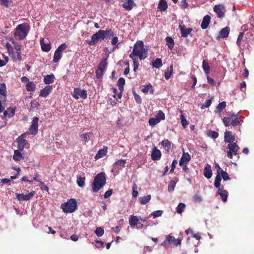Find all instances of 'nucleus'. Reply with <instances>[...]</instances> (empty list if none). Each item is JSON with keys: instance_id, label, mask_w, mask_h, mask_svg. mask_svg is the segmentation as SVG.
Here are the masks:
<instances>
[{"instance_id": "1", "label": "nucleus", "mask_w": 254, "mask_h": 254, "mask_svg": "<svg viewBox=\"0 0 254 254\" xmlns=\"http://www.w3.org/2000/svg\"><path fill=\"white\" fill-rule=\"evenodd\" d=\"M114 36V34L111 29L108 28L105 30H99L92 35L91 40H86V42L90 46H93L97 43L100 39H110Z\"/></svg>"}, {"instance_id": "2", "label": "nucleus", "mask_w": 254, "mask_h": 254, "mask_svg": "<svg viewBox=\"0 0 254 254\" xmlns=\"http://www.w3.org/2000/svg\"><path fill=\"white\" fill-rule=\"evenodd\" d=\"M147 50L144 47V44L141 41H137L133 46L132 52L129 55L131 59L138 57L140 60L145 59L147 57Z\"/></svg>"}, {"instance_id": "3", "label": "nucleus", "mask_w": 254, "mask_h": 254, "mask_svg": "<svg viewBox=\"0 0 254 254\" xmlns=\"http://www.w3.org/2000/svg\"><path fill=\"white\" fill-rule=\"evenodd\" d=\"M30 30V26L24 23L18 25L14 30V37L16 40H22L26 38Z\"/></svg>"}, {"instance_id": "4", "label": "nucleus", "mask_w": 254, "mask_h": 254, "mask_svg": "<svg viewBox=\"0 0 254 254\" xmlns=\"http://www.w3.org/2000/svg\"><path fill=\"white\" fill-rule=\"evenodd\" d=\"M105 174L104 173H100L98 174L94 180L92 184V189L94 192H97L106 183Z\"/></svg>"}, {"instance_id": "5", "label": "nucleus", "mask_w": 254, "mask_h": 254, "mask_svg": "<svg viewBox=\"0 0 254 254\" xmlns=\"http://www.w3.org/2000/svg\"><path fill=\"white\" fill-rule=\"evenodd\" d=\"M77 202L75 199L71 198L66 202L61 205V208L65 213H72L77 209Z\"/></svg>"}, {"instance_id": "6", "label": "nucleus", "mask_w": 254, "mask_h": 254, "mask_svg": "<svg viewBox=\"0 0 254 254\" xmlns=\"http://www.w3.org/2000/svg\"><path fill=\"white\" fill-rule=\"evenodd\" d=\"M107 64L106 59H105L101 60L96 71V77L98 79H100L102 78L106 71Z\"/></svg>"}, {"instance_id": "7", "label": "nucleus", "mask_w": 254, "mask_h": 254, "mask_svg": "<svg viewBox=\"0 0 254 254\" xmlns=\"http://www.w3.org/2000/svg\"><path fill=\"white\" fill-rule=\"evenodd\" d=\"M229 150L227 151V156L230 159H232L233 155H236L239 147L236 143H229L228 145Z\"/></svg>"}, {"instance_id": "8", "label": "nucleus", "mask_w": 254, "mask_h": 254, "mask_svg": "<svg viewBox=\"0 0 254 254\" xmlns=\"http://www.w3.org/2000/svg\"><path fill=\"white\" fill-rule=\"evenodd\" d=\"M72 95L75 99H78L80 97L83 99H85L87 97L86 90L81 89L80 88H75Z\"/></svg>"}, {"instance_id": "9", "label": "nucleus", "mask_w": 254, "mask_h": 254, "mask_svg": "<svg viewBox=\"0 0 254 254\" xmlns=\"http://www.w3.org/2000/svg\"><path fill=\"white\" fill-rule=\"evenodd\" d=\"M26 138V133H24L21 134L20 136H18L16 139V141L18 143V149L21 151L23 150L24 147L27 143V141L25 139Z\"/></svg>"}, {"instance_id": "10", "label": "nucleus", "mask_w": 254, "mask_h": 254, "mask_svg": "<svg viewBox=\"0 0 254 254\" xmlns=\"http://www.w3.org/2000/svg\"><path fill=\"white\" fill-rule=\"evenodd\" d=\"M38 121L39 119L38 117H34L32 122V124L30 127L29 131L33 135H36L38 132Z\"/></svg>"}, {"instance_id": "11", "label": "nucleus", "mask_w": 254, "mask_h": 254, "mask_svg": "<svg viewBox=\"0 0 254 254\" xmlns=\"http://www.w3.org/2000/svg\"><path fill=\"white\" fill-rule=\"evenodd\" d=\"M35 193V191L33 190L29 192L28 194L15 193V195L16 198L19 201L28 200L34 196Z\"/></svg>"}, {"instance_id": "12", "label": "nucleus", "mask_w": 254, "mask_h": 254, "mask_svg": "<svg viewBox=\"0 0 254 254\" xmlns=\"http://www.w3.org/2000/svg\"><path fill=\"white\" fill-rule=\"evenodd\" d=\"M40 43L43 51L48 52L50 51L51 46L50 43L48 40H45L44 38H41L40 40Z\"/></svg>"}, {"instance_id": "13", "label": "nucleus", "mask_w": 254, "mask_h": 254, "mask_svg": "<svg viewBox=\"0 0 254 254\" xmlns=\"http://www.w3.org/2000/svg\"><path fill=\"white\" fill-rule=\"evenodd\" d=\"M218 189V193L221 196V198L222 199V200L224 202H226L228 198V191L226 190H224L223 189V186L221 187L217 188Z\"/></svg>"}, {"instance_id": "14", "label": "nucleus", "mask_w": 254, "mask_h": 254, "mask_svg": "<svg viewBox=\"0 0 254 254\" xmlns=\"http://www.w3.org/2000/svg\"><path fill=\"white\" fill-rule=\"evenodd\" d=\"M161 151L156 146H154L151 153L152 159L154 161L159 160L161 158Z\"/></svg>"}, {"instance_id": "15", "label": "nucleus", "mask_w": 254, "mask_h": 254, "mask_svg": "<svg viewBox=\"0 0 254 254\" xmlns=\"http://www.w3.org/2000/svg\"><path fill=\"white\" fill-rule=\"evenodd\" d=\"M53 87L52 86L47 85L41 90L40 96L46 98L52 92Z\"/></svg>"}, {"instance_id": "16", "label": "nucleus", "mask_w": 254, "mask_h": 254, "mask_svg": "<svg viewBox=\"0 0 254 254\" xmlns=\"http://www.w3.org/2000/svg\"><path fill=\"white\" fill-rule=\"evenodd\" d=\"M225 141L229 143H234L235 140V136L232 135V132L226 131L224 135Z\"/></svg>"}, {"instance_id": "17", "label": "nucleus", "mask_w": 254, "mask_h": 254, "mask_svg": "<svg viewBox=\"0 0 254 254\" xmlns=\"http://www.w3.org/2000/svg\"><path fill=\"white\" fill-rule=\"evenodd\" d=\"M179 28L180 29L181 33L183 37H187L192 31L191 28H187L186 27L185 25H180Z\"/></svg>"}, {"instance_id": "18", "label": "nucleus", "mask_w": 254, "mask_h": 254, "mask_svg": "<svg viewBox=\"0 0 254 254\" xmlns=\"http://www.w3.org/2000/svg\"><path fill=\"white\" fill-rule=\"evenodd\" d=\"M224 6L223 5H216L214 7V11L217 14L219 17H223L224 16V12H223Z\"/></svg>"}, {"instance_id": "19", "label": "nucleus", "mask_w": 254, "mask_h": 254, "mask_svg": "<svg viewBox=\"0 0 254 254\" xmlns=\"http://www.w3.org/2000/svg\"><path fill=\"white\" fill-rule=\"evenodd\" d=\"M190 156L188 153L184 152L179 161V165L183 166L184 164L188 163L190 160Z\"/></svg>"}, {"instance_id": "20", "label": "nucleus", "mask_w": 254, "mask_h": 254, "mask_svg": "<svg viewBox=\"0 0 254 254\" xmlns=\"http://www.w3.org/2000/svg\"><path fill=\"white\" fill-rule=\"evenodd\" d=\"M6 88L5 84L3 83L1 84V87H0V99L5 101L6 98Z\"/></svg>"}, {"instance_id": "21", "label": "nucleus", "mask_w": 254, "mask_h": 254, "mask_svg": "<svg viewBox=\"0 0 254 254\" xmlns=\"http://www.w3.org/2000/svg\"><path fill=\"white\" fill-rule=\"evenodd\" d=\"M204 176L208 179L211 178L212 173L211 169V166L207 164L204 168Z\"/></svg>"}, {"instance_id": "22", "label": "nucleus", "mask_w": 254, "mask_h": 254, "mask_svg": "<svg viewBox=\"0 0 254 254\" xmlns=\"http://www.w3.org/2000/svg\"><path fill=\"white\" fill-rule=\"evenodd\" d=\"M107 153V147H104L103 149H100L96 154L95 156V159L96 160H98L101 158L105 156Z\"/></svg>"}, {"instance_id": "23", "label": "nucleus", "mask_w": 254, "mask_h": 254, "mask_svg": "<svg viewBox=\"0 0 254 254\" xmlns=\"http://www.w3.org/2000/svg\"><path fill=\"white\" fill-rule=\"evenodd\" d=\"M210 16L208 15H205L202 20V23L201 24V27L203 29H205L207 28L210 21Z\"/></svg>"}, {"instance_id": "24", "label": "nucleus", "mask_w": 254, "mask_h": 254, "mask_svg": "<svg viewBox=\"0 0 254 254\" xmlns=\"http://www.w3.org/2000/svg\"><path fill=\"white\" fill-rule=\"evenodd\" d=\"M167 241L170 244H173L176 246L180 245L181 243V240L178 239H176L174 237L172 236H168L166 237Z\"/></svg>"}, {"instance_id": "25", "label": "nucleus", "mask_w": 254, "mask_h": 254, "mask_svg": "<svg viewBox=\"0 0 254 254\" xmlns=\"http://www.w3.org/2000/svg\"><path fill=\"white\" fill-rule=\"evenodd\" d=\"M55 76L53 74H47L44 76V82L46 84H50L54 82Z\"/></svg>"}, {"instance_id": "26", "label": "nucleus", "mask_w": 254, "mask_h": 254, "mask_svg": "<svg viewBox=\"0 0 254 254\" xmlns=\"http://www.w3.org/2000/svg\"><path fill=\"white\" fill-rule=\"evenodd\" d=\"M135 5V3L133 0H127L123 4V6L127 10H131L133 6Z\"/></svg>"}, {"instance_id": "27", "label": "nucleus", "mask_w": 254, "mask_h": 254, "mask_svg": "<svg viewBox=\"0 0 254 254\" xmlns=\"http://www.w3.org/2000/svg\"><path fill=\"white\" fill-rule=\"evenodd\" d=\"M9 56L15 61H21L22 60L21 52L13 51Z\"/></svg>"}, {"instance_id": "28", "label": "nucleus", "mask_w": 254, "mask_h": 254, "mask_svg": "<svg viewBox=\"0 0 254 254\" xmlns=\"http://www.w3.org/2000/svg\"><path fill=\"white\" fill-rule=\"evenodd\" d=\"M230 32V28L228 27H226L225 28H222L220 32L219 36L222 38H225L228 36Z\"/></svg>"}, {"instance_id": "29", "label": "nucleus", "mask_w": 254, "mask_h": 254, "mask_svg": "<svg viewBox=\"0 0 254 254\" xmlns=\"http://www.w3.org/2000/svg\"><path fill=\"white\" fill-rule=\"evenodd\" d=\"M139 219L136 216L131 215L129 219V224L131 227L137 225Z\"/></svg>"}, {"instance_id": "30", "label": "nucleus", "mask_w": 254, "mask_h": 254, "mask_svg": "<svg viewBox=\"0 0 254 254\" xmlns=\"http://www.w3.org/2000/svg\"><path fill=\"white\" fill-rule=\"evenodd\" d=\"M168 7L167 2L165 0H160L158 4V8L162 11L166 10Z\"/></svg>"}, {"instance_id": "31", "label": "nucleus", "mask_w": 254, "mask_h": 254, "mask_svg": "<svg viewBox=\"0 0 254 254\" xmlns=\"http://www.w3.org/2000/svg\"><path fill=\"white\" fill-rule=\"evenodd\" d=\"M152 65L153 67L159 68L162 66V62L161 59L157 58L155 61L152 62Z\"/></svg>"}, {"instance_id": "32", "label": "nucleus", "mask_w": 254, "mask_h": 254, "mask_svg": "<svg viewBox=\"0 0 254 254\" xmlns=\"http://www.w3.org/2000/svg\"><path fill=\"white\" fill-rule=\"evenodd\" d=\"M20 150H14L13 159L15 161H19L23 158V156L21 153L19 151Z\"/></svg>"}, {"instance_id": "33", "label": "nucleus", "mask_w": 254, "mask_h": 254, "mask_svg": "<svg viewBox=\"0 0 254 254\" xmlns=\"http://www.w3.org/2000/svg\"><path fill=\"white\" fill-rule=\"evenodd\" d=\"M202 68L205 73L206 75H208L210 71V68L208 63L205 60H204L202 62Z\"/></svg>"}, {"instance_id": "34", "label": "nucleus", "mask_w": 254, "mask_h": 254, "mask_svg": "<svg viewBox=\"0 0 254 254\" xmlns=\"http://www.w3.org/2000/svg\"><path fill=\"white\" fill-rule=\"evenodd\" d=\"M151 199V195L150 194L143 197H140L139 200L141 204H145L148 203Z\"/></svg>"}, {"instance_id": "35", "label": "nucleus", "mask_w": 254, "mask_h": 254, "mask_svg": "<svg viewBox=\"0 0 254 254\" xmlns=\"http://www.w3.org/2000/svg\"><path fill=\"white\" fill-rule=\"evenodd\" d=\"M62 53L56 50L54 53V58L53 60V62H58L62 58Z\"/></svg>"}, {"instance_id": "36", "label": "nucleus", "mask_w": 254, "mask_h": 254, "mask_svg": "<svg viewBox=\"0 0 254 254\" xmlns=\"http://www.w3.org/2000/svg\"><path fill=\"white\" fill-rule=\"evenodd\" d=\"M142 92L144 93H147L148 92H150V93L153 94V88L151 84H149L148 85L145 86L141 90Z\"/></svg>"}, {"instance_id": "37", "label": "nucleus", "mask_w": 254, "mask_h": 254, "mask_svg": "<svg viewBox=\"0 0 254 254\" xmlns=\"http://www.w3.org/2000/svg\"><path fill=\"white\" fill-rule=\"evenodd\" d=\"M166 41L167 42V44L168 48L170 50H172L174 46V42L173 39L170 37H167L166 38Z\"/></svg>"}, {"instance_id": "38", "label": "nucleus", "mask_w": 254, "mask_h": 254, "mask_svg": "<svg viewBox=\"0 0 254 254\" xmlns=\"http://www.w3.org/2000/svg\"><path fill=\"white\" fill-rule=\"evenodd\" d=\"M125 84V80L124 78L121 77L118 81V86L120 91L123 92L124 90V85Z\"/></svg>"}, {"instance_id": "39", "label": "nucleus", "mask_w": 254, "mask_h": 254, "mask_svg": "<svg viewBox=\"0 0 254 254\" xmlns=\"http://www.w3.org/2000/svg\"><path fill=\"white\" fill-rule=\"evenodd\" d=\"M221 179H222V177L221 175H216L214 183V186L215 188H218L221 187H220V186H221L220 182L221 181Z\"/></svg>"}, {"instance_id": "40", "label": "nucleus", "mask_w": 254, "mask_h": 254, "mask_svg": "<svg viewBox=\"0 0 254 254\" xmlns=\"http://www.w3.org/2000/svg\"><path fill=\"white\" fill-rule=\"evenodd\" d=\"M91 132H86L81 135V140L82 142L86 143L87 142L90 137V135H92Z\"/></svg>"}, {"instance_id": "41", "label": "nucleus", "mask_w": 254, "mask_h": 254, "mask_svg": "<svg viewBox=\"0 0 254 254\" xmlns=\"http://www.w3.org/2000/svg\"><path fill=\"white\" fill-rule=\"evenodd\" d=\"M10 41L13 45V49L15 50V52H21V45L16 42H15L13 39L10 40Z\"/></svg>"}, {"instance_id": "42", "label": "nucleus", "mask_w": 254, "mask_h": 254, "mask_svg": "<svg viewBox=\"0 0 254 254\" xmlns=\"http://www.w3.org/2000/svg\"><path fill=\"white\" fill-rule=\"evenodd\" d=\"M26 86L28 91H34L35 89V84L32 82H28Z\"/></svg>"}, {"instance_id": "43", "label": "nucleus", "mask_w": 254, "mask_h": 254, "mask_svg": "<svg viewBox=\"0 0 254 254\" xmlns=\"http://www.w3.org/2000/svg\"><path fill=\"white\" fill-rule=\"evenodd\" d=\"M173 73V65H171L170 69H168L165 72V77L166 79L168 80L172 75Z\"/></svg>"}, {"instance_id": "44", "label": "nucleus", "mask_w": 254, "mask_h": 254, "mask_svg": "<svg viewBox=\"0 0 254 254\" xmlns=\"http://www.w3.org/2000/svg\"><path fill=\"white\" fill-rule=\"evenodd\" d=\"M161 144L165 148H167V150H169L171 148V142L168 139H165L160 142Z\"/></svg>"}, {"instance_id": "45", "label": "nucleus", "mask_w": 254, "mask_h": 254, "mask_svg": "<svg viewBox=\"0 0 254 254\" xmlns=\"http://www.w3.org/2000/svg\"><path fill=\"white\" fill-rule=\"evenodd\" d=\"M192 201L195 203H200L202 201V198L200 195L195 194L192 197Z\"/></svg>"}, {"instance_id": "46", "label": "nucleus", "mask_w": 254, "mask_h": 254, "mask_svg": "<svg viewBox=\"0 0 254 254\" xmlns=\"http://www.w3.org/2000/svg\"><path fill=\"white\" fill-rule=\"evenodd\" d=\"M186 207V205L183 203H180L177 207V212L179 214H181Z\"/></svg>"}, {"instance_id": "47", "label": "nucleus", "mask_w": 254, "mask_h": 254, "mask_svg": "<svg viewBox=\"0 0 254 254\" xmlns=\"http://www.w3.org/2000/svg\"><path fill=\"white\" fill-rule=\"evenodd\" d=\"M226 106V102L223 101L220 103L216 107V109L219 113H221L222 111L225 108Z\"/></svg>"}, {"instance_id": "48", "label": "nucleus", "mask_w": 254, "mask_h": 254, "mask_svg": "<svg viewBox=\"0 0 254 254\" xmlns=\"http://www.w3.org/2000/svg\"><path fill=\"white\" fill-rule=\"evenodd\" d=\"M176 182L174 180H171L168 187V190L169 192H172L174 190L176 186Z\"/></svg>"}, {"instance_id": "49", "label": "nucleus", "mask_w": 254, "mask_h": 254, "mask_svg": "<svg viewBox=\"0 0 254 254\" xmlns=\"http://www.w3.org/2000/svg\"><path fill=\"white\" fill-rule=\"evenodd\" d=\"M160 122V120H158L157 118H152L149 120V124L150 126H153L157 124H158Z\"/></svg>"}, {"instance_id": "50", "label": "nucleus", "mask_w": 254, "mask_h": 254, "mask_svg": "<svg viewBox=\"0 0 254 254\" xmlns=\"http://www.w3.org/2000/svg\"><path fill=\"white\" fill-rule=\"evenodd\" d=\"M163 214V211L162 210H157L152 212L149 216H153V218H155L156 217L161 216Z\"/></svg>"}, {"instance_id": "51", "label": "nucleus", "mask_w": 254, "mask_h": 254, "mask_svg": "<svg viewBox=\"0 0 254 254\" xmlns=\"http://www.w3.org/2000/svg\"><path fill=\"white\" fill-rule=\"evenodd\" d=\"M132 196L136 198L138 195L137 186L135 183H134L132 186Z\"/></svg>"}, {"instance_id": "52", "label": "nucleus", "mask_w": 254, "mask_h": 254, "mask_svg": "<svg viewBox=\"0 0 254 254\" xmlns=\"http://www.w3.org/2000/svg\"><path fill=\"white\" fill-rule=\"evenodd\" d=\"M155 117L159 120L160 122L161 120H163L165 119V116L164 113L162 111L159 110Z\"/></svg>"}, {"instance_id": "53", "label": "nucleus", "mask_w": 254, "mask_h": 254, "mask_svg": "<svg viewBox=\"0 0 254 254\" xmlns=\"http://www.w3.org/2000/svg\"><path fill=\"white\" fill-rule=\"evenodd\" d=\"M95 232L98 237H101L104 235V231L102 228L98 227L96 228Z\"/></svg>"}, {"instance_id": "54", "label": "nucleus", "mask_w": 254, "mask_h": 254, "mask_svg": "<svg viewBox=\"0 0 254 254\" xmlns=\"http://www.w3.org/2000/svg\"><path fill=\"white\" fill-rule=\"evenodd\" d=\"M85 178H82L81 177H78L77 179V183L80 187H83L85 185L84 183Z\"/></svg>"}, {"instance_id": "55", "label": "nucleus", "mask_w": 254, "mask_h": 254, "mask_svg": "<svg viewBox=\"0 0 254 254\" xmlns=\"http://www.w3.org/2000/svg\"><path fill=\"white\" fill-rule=\"evenodd\" d=\"M5 48L7 49L9 56L14 51L13 47L9 43H6Z\"/></svg>"}, {"instance_id": "56", "label": "nucleus", "mask_w": 254, "mask_h": 254, "mask_svg": "<svg viewBox=\"0 0 254 254\" xmlns=\"http://www.w3.org/2000/svg\"><path fill=\"white\" fill-rule=\"evenodd\" d=\"M6 111H8V117L9 118L12 117L15 114V107H12V108L10 107V108H8Z\"/></svg>"}, {"instance_id": "57", "label": "nucleus", "mask_w": 254, "mask_h": 254, "mask_svg": "<svg viewBox=\"0 0 254 254\" xmlns=\"http://www.w3.org/2000/svg\"><path fill=\"white\" fill-rule=\"evenodd\" d=\"M180 118L181 120V124L184 128H186V127L188 125V122L187 120L185 119V117L183 114H182L180 116Z\"/></svg>"}, {"instance_id": "58", "label": "nucleus", "mask_w": 254, "mask_h": 254, "mask_svg": "<svg viewBox=\"0 0 254 254\" xmlns=\"http://www.w3.org/2000/svg\"><path fill=\"white\" fill-rule=\"evenodd\" d=\"M207 134L213 138H216L218 136V133L215 131L210 130L208 132Z\"/></svg>"}, {"instance_id": "59", "label": "nucleus", "mask_w": 254, "mask_h": 254, "mask_svg": "<svg viewBox=\"0 0 254 254\" xmlns=\"http://www.w3.org/2000/svg\"><path fill=\"white\" fill-rule=\"evenodd\" d=\"M211 103H212L211 99L206 100L204 103L202 104V105L201 106V108L202 109H204L206 108L209 107L210 106Z\"/></svg>"}, {"instance_id": "60", "label": "nucleus", "mask_w": 254, "mask_h": 254, "mask_svg": "<svg viewBox=\"0 0 254 254\" xmlns=\"http://www.w3.org/2000/svg\"><path fill=\"white\" fill-rule=\"evenodd\" d=\"M126 164V160L122 159V160H119L117 161H116L115 163V165L118 167H123L125 166Z\"/></svg>"}, {"instance_id": "61", "label": "nucleus", "mask_w": 254, "mask_h": 254, "mask_svg": "<svg viewBox=\"0 0 254 254\" xmlns=\"http://www.w3.org/2000/svg\"><path fill=\"white\" fill-rule=\"evenodd\" d=\"M131 59L133 60V71L135 72L139 66V63H138L136 58H133Z\"/></svg>"}, {"instance_id": "62", "label": "nucleus", "mask_w": 254, "mask_h": 254, "mask_svg": "<svg viewBox=\"0 0 254 254\" xmlns=\"http://www.w3.org/2000/svg\"><path fill=\"white\" fill-rule=\"evenodd\" d=\"M223 123H224V125L226 127H228L230 125H231V120L230 119V118L224 117L223 119Z\"/></svg>"}, {"instance_id": "63", "label": "nucleus", "mask_w": 254, "mask_h": 254, "mask_svg": "<svg viewBox=\"0 0 254 254\" xmlns=\"http://www.w3.org/2000/svg\"><path fill=\"white\" fill-rule=\"evenodd\" d=\"M67 47V45L65 43L61 44L56 50L62 53V52Z\"/></svg>"}, {"instance_id": "64", "label": "nucleus", "mask_w": 254, "mask_h": 254, "mask_svg": "<svg viewBox=\"0 0 254 254\" xmlns=\"http://www.w3.org/2000/svg\"><path fill=\"white\" fill-rule=\"evenodd\" d=\"M240 117L239 116H238L233 121H232L231 122V124L233 126V127H236V126H239L240 125V121H239V117Z\"/></svg>"}]
</instances>
